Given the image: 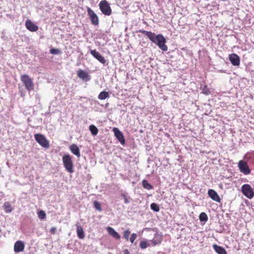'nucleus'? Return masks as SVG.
<instances>
[{
  "label": "nucleus",
  "instance_id": "cd10ccee",
  "mask_svg": "<svg viewBox=\"0 0 254 254\" xmlns=\"http://www.w3.org/2000/svg\"><path fill=\"white\" fill-rule=\"evenodd\" d=\"M93 205L95 207V208L97 210H98L99 211H102V208L101 206V204L97 201H94L93 202Z\"/></svg>",
  "mask_w": 254,
  "mask_h": 254
},
{
  "label": "nucleus",
  "instance_id": "c85d7f7f",
  "mask_svg": "<svg viewBox=\"0 0 254 254\" xmlns=\"http://www.w3.org/2000/svg\"><path fill=\"white\" fill-rule=\"evenodd\" d=\"M130 234V232L129 230H126L123 232V237L127 241H128L129 240V236Z\"/></svg>",
  "mask_w": 254,
  "mask_h": 254
},
{
  "label": "nucleus",
  "instance_id": "6e6552de",
  "mask_svg": "<svg viewBox=\"0 0 254 254\" xmlns=\"http://www.w3.org/2000/svg\"><path fill=\"white\" fill-rule=\"evenodd\" d=\"M238 167L240 171L245 175L250 174L251 170L246 162L243 160H240L238 163Z\"/></svg>",
  "mask_w": 254,
  "mask_h": 254
},
{
  "label": "nucleus",
  "instance_id": "4be33fe9",
  "mask_svg": "<svg viewBox=\"0 0 254 254\" xmlns=\"http://www.w3.org/2000/svg\"><path fill=\"white\" fill-rule=\"evenodd\" d=\"M142 184L143 187L146 190H150L153 189V186L147 180H143Z\"/></svg>",
  "mask_w": 254,
  "mask_h": 254
},
{
  "label": "nucleus",
  "instance_id": "412c9836",
  "mask_svg": "<svg viewBox=\"0 0 254 254\" xmlns=\"http://www.w3.org/2000/svg\"><path fill=\"white\" fill-rule=\"evenodd\" d=\"M109 97V94L108 92L103 91L99 93L98 98L100 100H104Z\"/></svg>",
  "mask_w": 254,
  "mask_h": 254
},
{
  "label": "nucleus",
  "instance_id": "4468645a",
  "mask_svg": "<svg viewBox=\"0 0 254 254\" xmlns=\"http://www.w3.org/2000/svg\"><path fill=\"white\" fill-rule=\"evenodd\" d=\"M77 76L79 78L85 81H88L90 79V77L88 73L82 69H79L77 71Z\"/></svg>",
  "mask_w": 254,
  "mask_h": 254
},
{
  "label": "nucleus",
  "instance_id": "72a5a7b5",
  "mask_svg": "<svg viewBox=\"0 0 254 254\" xmlns=\"http://www.w3.org/2000/svg\"><path fill=\"white\" fill-rule=\"evenodd\" d=\"M203 92L205 94H208L210 92L207 89V86L205 85L202 89Z\"/></svg>",
  "mask_w": 254,
  "mask_h": 254
},
{
  "label": "nucleus",
  "instance_id": "5701e85b",
  "mask_svg": "<svg viewBox=\"0 0 254 254\" xmlns=\"http://www.w3.org/2000/svg\"><path fill=\"white\" fill-rule=\"evenodd\" d=\"M89 130L93 135H96L98 132V128L94 125L89 126Z\"/></svg>",
  "mask_w": 254,
  "mask_h": 254
},
{
  "label": "nucleus",
  "instance_id": "393cba45",
  "mask_svg": "<svg viewBox=\"0 0 254 254\" xmlns=\"http://www.w3.org/2000/svg\"><path fill=\"white\" fill-rule=\"evenodd\" d=\"M38 216L40 219H44L46 218V214L44 211L40 210L38 212Z\"/></svg>",
  "mask_w": 254,
  "mask_h": 254
},
{
  "label": "nucleus",
  "instance_id": "20e7f679",
  "mask_svg": "<svg viewBox=\"0 0 254 254\" xmlns=\"http://www.w3.org/2000/svg\"><path fill=\"white\" fill-rule=\"evenodd\" d=\"M99 9L102 13L107 16L111 15L112 10L110 3L106 0H101L99 4Z\"/></svg>",
  "mask_w": 254,
  "mask_h": 254
},
{
  "label": "nucleus",
  "instance_id": "7c9ffc66",
  "mask_svg": "<svg viewBox=\"0 0 254 254\" xmlns=\"http://www.w3.org/2000/svg\"><path fill=\"white\" fill-rule=\"evenodd\" d=\"M162 242V239L159 238V239H154L152 240V242L154 246L159 244Z\"/></svg>",
  "mask_w": 254,
  "mask_h": 254
},
{
  "label": "nucleus",
  "instance_id": "9b49d317",
  "mask_svg": "<svg viewBox=\"0 0 254 254\" xmlns=\"http://www.w3.org/2000/svg\"><path fill=\"white\" fill-rule=\"evenodd\" d=\"M229 59L231 64L234 66H238L240 64V57L236 54L229 55Z\"/></svg>",
  "mask_w": 254,
  "mask_h": 254
},
{
  "label": "nucleus",
  "instance_id": "b1692460",
  "mask_svg": "<svg viewBox=\"0 0 254 254\" xmlns=\"http://www.w3.org/2000/svg\"><path fill=\"white\" fill-rule=\"evenodd\" d=\"M199 219L201 221L206 222L208 220V217L205 212H201L199 216Z\"/></svg>",
  "mask_w": 254,
  "mask_h": 254
},
{
  "label": "nucleus",
  "instance_id": "f8f14e48",
  "mask_svg": "<svg viewBox=\"0 0 254 254\" xmlns=\"http://www.w3.org/2000/svg\"><path fill=\"white\" fill-rule=\"evenodd\" d=\"M25 26L26 28L31 32H36L38 30V27L30 20L26 21Z\"/></svg>",
  "mask_w": 254,
  "mask_h": 254
},
{
  "label": "nucleus",
  "instance_id": "a878e982",
  "mask_svg": "<svg viewBox=\"0 0 254 254\" xmlns=\"http://www.w3.org/2000/svg\"><path fill=\"white\" fill-rule=\"evenodd\" d=\"M150 207L152 210L155 212H158L160 210L159 205L155 203H151Z\"/></svg>",
  "mask_w": 254,
  "mask_h": 254
},
{
  "label": "nucleus",
  "instance_id": "0eeeda50",
  "mask_svg": "<svg viewBox=\"0 0 254 254\" xmlns=\"http://www.w3.org/2000/svg\"><path fill=\"white\" fill-rule=\"evenodd\" d=\"M87 12L91 24L94 26H98L99 23V20L97 14L89 7H87Z\"/></svg>",
  "mask_w": 254,
  "mask_h": 254
},
{
  "label": "nucleus",
  "instance_id": "c9c22d12",
  "mask_svg": "<svg viewBox=\"0 0 254 254\" xmlns=\"http://www.w3.org/2000/svg\"><path fill=\"white\" fill-rule=\"evenodd\" d=\"M124 254H129V252L128 250L126 249L124 251Z\"/></svg>",
  "mask_w": 254,
  "mask_h": 254
},
{
  "label": "nucleus",
  "instance_id": "bb28decb",
  "mask_svg": "<svg viewBox=\"0 0 254 254\" xmlns=\"http://www.w3.org/2000/svg\"><path fill=\"white\" fill-rule=\"evenodd\" d=\"M139 246L141 249H144L149 246V244L146 241H142L140 243Z\"/></svg>",
  "mask_w": 254,
  "mask_h": 254
},
{
  "label": "nucleus",
  "instance_id": "9d476101",
  "mask_svg": "<svg viewBox=\"0 0 254 254\" xmlns=\"http://www.w3.org/2000/svg\"><path fill=\"white\" fill-rule=\"evenodd\" d=\"M113 131L114 132L116 137L119 140L120 143L122 144H124L125 143V139L123 133L116 127H114Z\"/></svg>",
  "mask_w": 254,
  "mask_h": 254
},
{
  "label": "nucleus",
  "instance_id": "39448f33",
  "mask_svg": "<svg viewBox=\"0 0 254 254\" xmlns=\"http://www.w3.org/2000/svg\"><path fill=\"white\" fill-rule=\"evenodd\" d=\"M241 191L246 197L252 199L254 196L253 189L249 184H244L241 187Z\"/></svg>",
  "mask_w": 254,
  "mask_h": 254
},
{
  "label": "nucleus",
  "instance_id": "aec40b11",
  "mask_svg": "<svg viewBox=\"0 0 254 254\" xmlns=\"http://www.w3.org/2000/svg\"><path fill=\"white\" fill-rule=\"evenodd\" d=\"M3 207L6 213H10L12 211L13 208L9 202L4 203Z\"/></svg>",
  "mask_w": 254,
  "mask_h": 254
},
{
  "label": "nucleus",
  "instance_id": "f704fd0d",
  "mask_svg": "<svg viewBox=\"0 0 254 254\" xmlns=\"http://www.w3.org/2000/svg\"><path fill=\"white\" fill-rule=\"evenodd\" d=\"M50 232L52 234L54 235L56 232V228L52 227L50 229Z\"/></svg>",
  "mask_w": 254,
  "mask_h": 254
},
{
  "label": "nucleus",
  "instance_id": "f3484780",
  "mask_svg": "<svg viewBox=\"0 0 254 254\" xmlns=\"http://www.w3.org/2000/svg\"><path fill=\"white\" fill-rule=\"evenodd\" d=\"M107 230L109 235L117 239H120V235L115 230L111 227H108Z\"/></svg>",
  "mask_w": 254,
  "mask_h": 254
},
{
  "label": "nucleus",
  "instance_id": "6ab92c4d",
  "mask_svg": "<svg viewBox=\"0 0 254 254\" xmlns=\"http://www.w3.org/2000/svg\"><path fill=\"white\" fill-rule=\"evenodd\" d=\"M76 232L77 236L80 239H83L84 238L85 235L81 226L77 225Z\"/></svg>",
  "mask_w": 254,
  "mask_h": 254
},
{
  "label": "nucleus",
  "instance_id": "c756f323",
  "mask_svg": "<svg viewBox=\"0 0 254 254\" xmlns=\"http://www.w3.org/2000/svg\"><path fill=\"white\" fill-rule=\"evenodd\" d=\"M50 52L51 54H53V55H58V54H61L62 53V52L60 50H59V49H54V48L51 49L50 50Z\"/></svg>",
  "mask_w": 254,
  "mask_h": 254
},
{
  "label": "nucleus",
  "instance_id": "423d86ee",
  "mask_svg": "<svg viewBox=\"0 0 254 254\" xmlns=\"http://www.w3.org/2000/svg\"><path fill=\"white\" fill-rule=\"evenodd\" d=\"M34 138L36 141L42 147L48 148L50 147L49 142L42 134L37 133L34 134Z\"/></svg>",
  "mask_w": 254,
  "mask_h": 254
},
{
  "label": "nucleus",
  "instance_id": "2f4dec72",
  "mask_svg": "<svg viewBox=\"0 0 254 254\" xmlns=\"http://www.w3.org/2000/svg\"><path fill=\"white\" fill-rule=\"evenodd\" d=\"M136 238L137 235L135 233H132L129 239L130 242L133 244L134 243V240L136 239Z\"/></svg>",
  "mask_w": 254,
  "mask_h": 254
},
{
  "label": "nucleus",
  "instance_id": "473e14b6",
  "mask_svg": "<svg viewBox=\"0 0 254 254\" xmlns=\"http://www.w3.org/2000/svg\"><path fill=\"white\" fill-rule=\"evenodd\" d=\"M122 197L124 198V202L125 203H129V201L128 200L127 198V196L126 194L125 193H122Z\"/></svg>",
  "mask_w": 254,
  "mask_h": 254
},
{
  "label": "nucleus",
  "instance_id": "2eb2a0df",
  "mask_svg": "<svg viewBox=\"0 0 254 254\" xmlns=\"http://www.w3.org/2000/svg\"><path fill=\"white\" fill-rule=\"evenodd\" d=\"M24 249V244L20 241H17L14 246V250L16 253L22 252Z\"/></svg>",
  "mask_w": 254,
  "mask_h": 254
},
{
  "label": "nucleus",
  "instance_id": "f257e3e1",
  "mask_svg": "<svg viewBox=\"0 0 254 254\" xmlns=\"http://www.w3.org/2000/svg\"><path fill=\"white\" fill-rule=\"evenodd\" d=\"M138 32L145 35L152 42L157 45L163 51L166 52L168 50V47L165 44L166 40L162 34L155 35L151 31L144 30H139Z\"/></svg>",
  "mask_w": 254,
  "mask_h": 254
},
{
  "label": "nucleus",
  "instance_id": "ddd939ff",
  "mask_svg": "<svg viewBox=\"0 0 254 254\" xmlns=\"http://www.w3.org/2000/svg\"><path fill=\"white\" fill-rule=\"evenodd\" d=\"M208 194L209 196L214 201H215L217 202H220L221 199L216 191L212 189L209 190L208 191Z\"/></svg>",
  "mask_w": 254,
  "mask_h": 254
},
{
  "label": "nucleus",
  "instance_id": "f03ea898",
  "mask_svg": "<svg viewBox=\"0 0 254 254\" xmlns=\"http://www.w3.org/2000/svg\"><path fill=\"white\" fill-rule=\"evenodd\" d=\"M63 162L65 170L69 173H72L73 170V164L71 156L69 154H65L63 156Z\"/></svg>",
  "mask_w": 254,
  "mask_h": 254
},
{
  "label": "nucleus",
  "instance_id": "7ed1b4c3",
  "mask_svg": "<svg viewBox=\"0 0 254 254\" xmlns=\"http://www.w3.org/2000/svg\"><path fill=\"white\" fill-rule=\"evenodd\" d=\"M20 80L24 84L25 88L28 91L34 90V84L32 79L27 74H23L20 76Z\"/></svg>",
  "mask_w": 254,
  "mask_h": 254
},
{
  "label": "nucleus",
  "instance_id": "a211bd4d",
  "mask_svg": "<svg viewBox=\"0 0 254 254\" xmlns=\"http://www.w3.org/2000/svg\"><path fill=\"white\" fill-rule=\"evenodd\" d=\"M213 248L218 254H227L225 249L222 247L217 245H213Z\"/></svg>",
  "mask_w": 254,
  "mask_h": 254
},
{
  "label": "nucleus",
  "instance_id": "dca6fc26",
  "mask_svg": "<svg viewBox=\"0 0 254 254\" xmlns=\"http://www.w3.org/2000/svg\"><path fill=\"white\" fill-rule=\"evenodd\" d=\"M69 149L70 151L73 153L74 155H76L77 157H80V150L78 148V147L77 146V145L75 144H72L69 146Z\"/></svg>",
  "mask_w": 254,
  "mask_h": 254
},
{
  "label": "nucleus",
  "instance_id": "1a4fd4ad",
  "mask_svg": "<svg viewBox=\"0 0 254 254\" xmlns=\"http://www.w3.org/2000/svg\"><path fill=\"white\" fill-rule=\"evenodd\" d=\"M90 54L96 59L99 62L103 64H105L106 62V60L103 56H102L98 52L96 51V50H91L90 51Z\"/></svg>",
  "mask_w": 254,
  "mask_h": 254
}]
</instances>
